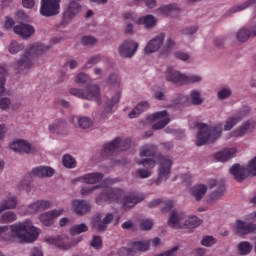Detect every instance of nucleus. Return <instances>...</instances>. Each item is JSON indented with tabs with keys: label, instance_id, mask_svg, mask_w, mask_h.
<instances>
[{
	"label": "nucleus",
	"instance_id": "obj_27",
	"mask_svg": "<svg viewBox=\"0 0 256 256\" xmlns=\"http://www.w3.org/2000/svg\"><path fill=\"white\" fill-rule=\"evenodd\" d=\"M229 172L233 175L234 179L241 183V181H245L247 179V168L239 165L234 164L230 169Z\"/></svg>",
	"mask_w": 256,
	"mask_h": 256
},
{
	"label": "nucleus",
	"instance_id": "obj_48",
	"mask_svg": "<svg viewBox=\"0 0 256 256\" xmlns=\"http://www.w3.org/2000/svg\"><path fill=\"white\" fill-rule=\"evenodd\" d=\"M231 95H233V90H231V88H221L217 92V98L220 101H225V99H229V97H231Z\"/></svg>",
	"mask_w": 256,
	"mask_h": 256
},
{
	"label": "nucleus",
	"instance_id": "obj_1",
	"mask_svg": "<svg viewBox=\"0 0 256 256\" xmlns=\"http://www.w3.org/2000/svg\"><path fill=\"white\" fill-rule=\"evenodd\" d=\"M51 49L50 45L43 43L30 44L24 50V53L20 56V59L16 62L15 68L17 71H27L33 67V62L37 57L45 55Z\"/></svg>",
	"mask_w": 256,
	"mask_h": 256
},
{
	"label": "nucleus",
	"instance_id": "obj_13",
	"mask_svg": "<svg viewBox=\"0 0 256 256\" xmlns=\"http://www.w3.org/2000/svg\"><path fill=\"white\" fill-rule=\"evenodd\" d=\"M148 121H157L152 126V129L157 131L169 125L171 119H169V116L167 115V111L163 110L160 112H155L154 114L148 116Z\"/></svg>",
	"mask_w": 256,
	"mask_h": 256
},
{
	"label": "nucleus",
	"instance_id": "obj_39",
	"mask_svg": "<svg viewBox=\"0 0 256 256\" xmlns=\"http://www.w3.org/2000/svg\"><path fill=\"white\" fill-rule=\"evenodd\" d=\"M201 225V219L197 216L185 218L184 229H195Z\"/></svg>",
	"mask_w": 256,
	"mask_h": 256
},
{
	"label": "nucleus",
	"instance_id": "obj_18",
	"mask_svg": "<svg viewBox=\"0 0 256 256\" xmlns=\"http://www.w3.org/2000/svg\"><path fill=\"white\" fill-rule=\"evenodd\" d=\"M10 148L17 153H26L28 155L37 151L27 140H16L10 145Z\"/></svg>",
	"mask_w": 256,
	"mask_h": 256
},
{
	"label": "nucleus",
	"instance_id": "obj_8",
	"mask_svg": "<svg viewBox=\"0 0 256 256\" xmlns=\"http://www.w3.org/2000/svg\"><path fill=\"white\" fill-rule=\"evenodd\" d=\"M113 219H115L114 213H106L104 216L98 213L92 218V228L96 231H107V227L113 223Z\"/></svg>",
	"mask_w": 256,
	"mask_h": 256
},
{
	"label": "nucleus",
	"instance_id": "obj_45",
	"mask_svg": "<svg viewBox=\"0 0 256 256\" xmlns=\"http://www.w3.org/2000/svg\"><path fill=\"white\" fill-rule=\"evenodd\" d=\"M7 81V69L0 66V97L5 93V83Z\"/></svg>",
	"mask_w": 256,
	"mask_h": 256
},
{
	"label": "nucleus",
	"instance_id": "obj_20",
	"mask_svg": "<svg viewBox=\"0 0 256 256\" xmlns=\"http://www.w3.org/2000/svg\"><path fill=\"white\" fill-rule=\"evenodd\" d=\"M84 99L87 101H96L98 105H101V91L97 84L90 85L84 90Z\"/></svg>",
	"mask_w": 256,
	"mask_h": 256
},
{
	"label": "nucleus",
	"instance_id": "obj_37",
	"mask_svg": "<svg viewBox=\"0 0 256 256\" xmlns=\"http://www.w3.org/2000/svg\"><path fill=\"white\" fill-rule=\"evenodd\" d=\"M236 39L239 43H247L249 39H251V34L247 28V26L240 28L236 32Z\"/></svg>",
	"mask_w": 256,
	"mask_h": 256
},
{
	"label": "nucleus",
	"instance_id": "obj_46",
	"mask_svg": "<svg viewBox=\"0 0 256 256\" xmlns=\"http://www.w3.org/2000/svg\"><path fill=\"white\" fill-rule=\"evenodd\" d=\"M25 46L23 44H19L17 41H12L8 46V51L11 55H17L19 51H23Z\"/></svg>",
	"mask_w": 256,
	"mask_h": 256
},
{
	"label": "nucleus",
	"instance_id": "obj_34",
	"mask_svg": "<svg viewBox=\"0 0 256 256\" xmlns=\"http://www.w3.org/2000/svg\"><path fill=\"white\" fill-rule=\"evenodd\" d=\"M17 204V197H15V195L8 194L6 198L2 201L0 206L4 211H7L9 209H15V207H17Z\"/></svg>",
	"mask_w": 256,
	"mask_h": 256
},
{
	"label": "nucleus",
	"instance_id": "obj_55",
	"mask_svg": "<svg viewBox=\"0 0 256 256\" xmlns=\"http://www.w3.org/2000/svg\"><path fill=\"white\" fill-rule=\"evenodd\" d=\"M123 19L126 21V23H139V20H137V15L133 12H125L123 14Z\"/></svg>",
	"mask_w": 256,
	"mask_h": 256
},
{
	"label": "nucleus",
	"instance_id": "obj_26",
	"mask_svg": "<svg viewBox=\"0 0 256 256\" xmlns=\"http://www.w3.org/2000/svg\"><path fill=\"white\" fill-rule=\"evenodd\" d=\"M46 209H51V202L47 200H38L28 205L27 212L31 215H35V213H39V211H45Z\"/></svg>",
	"mask_w": 256,
	"mask_h": 256
},
{
	"label": "nucleus",
	"instance_id": "obj_6",
	"mask_svg": "<svg viewBox=\"0 0 256 256\" xmlns=\"http://www.w3.org/2000/svg\"><path fill=\"white\" fill-rule=\"evenodd\" d=\"M248 221L236 220L234 231L236 235H249L256 231V211L248 215ZM251 221V222H249Z\"/></svg>",
	"mask_w": 256,
	"mask_h": 256
},
{
	"label": "nucleus",
	"instance_id": "obj_14",
	"mask_svg": "<svg viewBox=\"0 0 256 256\" xmlns=\"http://www.w3.org/2000/svg\"><path fill=\"white\" fill-rule=\"evenodd\" d=\"M64 212L65 210L63 208L50 210L39 216L40 222L45 225V227H51V225L55 223V219H57V217H61Z\"/></svg>",
	"mask_w": 256,
	"mask_h": 256
},
{
	"label": "nucleus",
	"instance_id": "obj_62",
	"mask_svg": "<svg viewBox=\"0 0 256 256\" xmlns=\"http://www.w3.org/2000/svg\"><path fill=\"white\" fill-rule=\"evenodd\" d=\"M11 107V99L8 97L0 99V109L2 111H7Z\"/></svg>",
	"mask_w": 256,
	"mask_h": 256
},
{
	"label": "nucleus",
	"instance_id": "obj_32",
	"mask_svg": "<svg viewBox=\"0 0 256 256\" xmlns=\"http://www.w3.org/2000/svg\"><path fill=\"white\" fill-rule=\"evenodd\" d=\"M207 189V185L205 184L195 185L191 189V195L196 201H201L207 195Z\"/></svg>",
	"mask_w": 256,
	"mask_h": 256
},
{
	"label": "nucleus",
	"instance_id": "obj_41",
	"mask_svg": "<svg viewBox=\"0 0 256 256\" xmlns=\"http://www.w3.org/2000/svg\"><path fill=\"white\" fill-rule=\"evenodd\" d=\"M155 155H157V146L155 145L145 146L140 151V157H155Z\"/></svg>",
	"mask_w": 256,
	"mask_h": 256
},
{
	"label": "nucleus",
	"instance_id": "obj_44",
	"mask_svg": "<svg viewBox=\"0 0 256 256\" xmlns=\"http://www.w3.org/2000/svg\"><path fill=\"white\" fill-rule=\"evenodd\" d=\"M237 248L241 255H249V253H251V251L253 250V246L247 241L240 242Z\"/></svg>",
	"mask_w": 256,
	"mask_h": 256
},
{
	"label": "nucleus",
	"instance_id": "obj_51",
	"mask_svg": "<svg viewBox=\"0 0 256 256\" xmlns=\"http://www.w3.org/2000/svg\"><path fill=\"white\" fill-rule=\"evenodd\" d=\"M139 227L141 231H151L153 229V220L143 219L140 221Z\"/></svg>",
	"mask_w": 256,
	"mask_h": 256
},
{
	"label": "nucleus",
	"instance_id": "obj_52",
	"mask_svg": "<svg viewBox=\"0 0 256 256\" xmlns=\"http://www.w3.org/2000/svg\"><path fill=\"white\" fill-rule=\"evenodd\" d=\"M121 99V93H116L114 97L106 103V111H111L116 103H119Z\"/></svg>",
	"mask_w": 256,
	"mask_h": 256
},
{
	"label": "nucleus",
	"instance_id": "obj_61",
	"mask_svg": "<svg viewBox=\"0 0 256 256\" xmlns=\"http://www.w3.org/2000/svg\"><path fill=\"white\" fill-rule=\"evenodd\" d=\"M69 93L73 95V97H77L78 99H85V90L79 88H71Z\"/></svg>",
	"mask_w": 256,
	"mask_h": 256
},
{
	"label": "nucleus",
	"instance_id": "obj_57",
	"mask_svg": "<svg viewBox=\"0 0 256 256\" xmlns=\"http://www.w3.org/2000/svg\"><path fill=\"white\" fill-rule=\"evenodd\" d=\"M80 41L84 46L89 47L97 43V38L93 36H83Z\"/></svg>",
	"mask_w": 256,
	"mask_h": 256
},
{
	"label": "nucleus",
	"instance_id": "obj_10",
	"mask_svg": "<svg viewBox=\"0 0 256 256\" xmlns=\"http://www.w3.org/2000/svg\"><path fill=\"white\" fill-rule=\"evenodd\" d=\"M131 145L130 140H121V138H116L112 142L106 144L103 148L104 155H111L116 151H127Z\"/></svg>",
	"mask_w": 256,
	"mask_h": 256
},
{
	"label": "nucleus",
	"instance_id": "obj_9",
	"mask_svg": "<svg viewBox=\"0 0 256 256\" xmlns=\"http://www.w3.org/2000/svg\"><path fill=\"white\" fill-rule=\"evenodd\" d=\"M249 113H251V108L249 106H245L238 110L237 113L228 117L224 124V131H231V129H233V127L238 123H241Z\"/></svg>",
	"mask_w": 256,
	"mask_h": 256
},
{
	"label": "nucleus",
	"instance_id": "obj_47",
	"mask_svg": "<svg viewBox=\"0 0 256 256\" xmlns=\"http://www.w3.org/2000/svg\"><path fill=\"white\" fill-rule=\"evenodd\" d=\"M190 98H191L192 105H201L203 103L201 92L198 90H192L190 92Z\"/></svg>",
	"mask_w": 256,
	"mask_h": 256
},
{
	"label": "nucleus",
	"instance_id": "obj_7",
	"mask_svg": "<svg viewBox=\"0 0 256 256\" xmlns=\"http://www.w3.org/2000/svg\"><path fill=\"white\" fill-rule=\"evenodd\" d=\"M61 0H41L40 15L43 17H55L59 15Z\"/></svg>",
	"mask_w": 256,
	"mask_h": 256
},
{
	"label": "nucleus",
	"instance_id": "obj_35",
	"mask_svg": "<svg viewBox=\"0 0 256 256\" xmlns=\"http://www.w3.org/2000/svg\"><path fill=\"white\" fill-rule=\"evenodd\" d=\"M176 11H179L177 4L164 5L158 9L159 15H163V17H169V15H173Z\"/></svg>",
	"mask_w": 256,
	"mask_h": 256
},
{
	"label": "nucleus",
	"instance_id": "obj_43",
	"mask_svg": "<svg viewBox=\"0 0 256 256\" xmlns=\"http://www.w3.org/2000/svg\"><path fill=\"white\" fill-rule=\"evenodd\" d=\"M87 231H89V226L85 223L74 225L70 229L71 235H81V233H87Z\"/></svg>",
	"mask_w": 256,
	"mask_h": 256
},
{
	"label": "nucleus",
	"instance_id": "obj_25",
	"mask_svg": "<svg viewBox=\"0 0 256 256\" xmlns=\"http://www.w3.org/2000/svg\"><path fill=\"white\" fill-rule=\"evenodd\" d=\"M79 11H81V5L75 1H71L68 8L63 13L64 23H70Z\"/></svg>",
	"mask_w": 256,
	"mask_h": 256
},
{
	"label": "nucleus",
	"instance_id": "obj_59",
	"mask_svg": "<svg viewBox=\"0 0 256 256\" xmlns=\"http://www.w3.org/2000/svg\"><path fill=\"white\" fill-rule=\"evenodd\" d=\"M136 173L140 177V179H149V177L153 175V171L143 168L136 170Z\"/></svg>",
	"mask_w": 256,
	"mask_h": 256
},
{
	"label": "nucleus",
	"instance_id": "obj_38",
	"mask_svg": "<svg viewBox=\"0 0 256 256\" xmlns=\"http://www.w3.org/2000/svg\"><path fill=\"white\" fill-rule=\"evenodd\" d=\"M149 247H151V241L144 240V241H137L132 243V250L135 253L136 251L145 252L149 251Z\"/></svg>",
	"mask_w": 256,
	"mask_h": 256
},
{
	"label": "nucleus",
	"instance_id": "obj_24",
	"mask_svg": "<svg viewBox=\"0 0 256 256\" xmlns=\"http://www.w3.org/2000/svg\"><path fill=\"white\" fill-rule=\"evenodd\" d=\"M70 122L78 129H91L93 126V119L87 116H71Z\"/></svg>",
	"mask_w": 256,
	"mask_h": 256
},
{
	"label": "nucleus",
	"instance_id": "obj_2",
	"mask_svg": "<svg viewBox=\"0 0 256 256\" xmlns=\"http://www.w3.org/2000/svg\"><path fill=\"white\" fill-rule=\"evenodd\" d=\"M10 230L13 237H17L26 243H33L39 237V228L33 226V223L29 220L10 226Z\"/></svg>",
	"mask_w": 256,
	"mask_h": 256
},
{
	"label": "nucleus",
	"instance_id": "obj_50",
	"mask_svg": "<svg viewBox=\"0 0 256 256\" xmlns=\"http://www.w3.org/2000/svg\"><path fill=\"white\" fill-rule=\"evenodd\" d=\"M138 165H142V167H146V169H155V165H157V162L151 158H146L137 161Z\"/></svg>",
	"mask_w": 256,
	"mask_h": 256
},
{
	"label": "nucleus",
	"instance_id": "obj_11",
	"mask_svg": "<svg viewBox=\"0 0 256 256\" xmlns=\"http://www.w3.org/2000/svg\"><path fill=\"white\" fill-rule=\"evenodd\" d=\"M137 49H139V44L133 40H125L118 47V54L122 59H131L137 53Z\"/></svg>",
	"mask_w": 256,
	"mask_h": 256
},
{
	"label": "nucleus",
	"instance_id": "obj_42",
	"mask_svg": "<svg viewBox=\"0 0 256 256\" xmlns=\"http://www.w3.org/2000/svg\"><path fill=\"white\" fill-rule=\"evenodd\" d=\"M17 221V214L13 211L4 212L0 216V223H13Z\"/></svg>",
	"mask_w": 256,
	"mask_h": 256
},
{
	"label": "nucleus",
	"instance_id": "obj_58",
	"mask_svg": "<svg viewBox=\"0 0 256 256\" xmlns=\"http://www.w3.org/2000/svg\"><path fill=\"white\" fill-rule=\"evenodd\" d=\"M75 81L78 85H85V83H89V81H91V78L85 73H80L77 75Z\"/></svg>",
	"mask_w": 256,
	"mask_h": 256
},
{
	"label": "nucleus",
	"instance_id": "obj_5",
	"mask_svg": "<svg viewBox=\"0 0 256 256\" xmlns=\"http://www.w3.org/2000/svg\"><path fill=\"white\" fill-rule=\"evenodd\" d=\"M158 169H157V179L155 180L156 185H161L163 182L167 181L171 177V167L173 165V160L165 156H158Z\"/></svg>",
	"mask_w": 256,
	"mask_h": 256
},
{
	"label": "nucleus",
	"instance_id": "obj_49",
	"mask_svg": "<svg viewBox=\"0 0 256 256\" xmlns=\"http://www.w3.org/2000/svg\"><path fill=\"white\" fill-rule=\"evenodd\" d=\"M203 78L199 75H184V85H189L191 83H201Z\"/></svg>",
	"mask_w": 256,
	"mask_h": 256
},
{
	"label": "nucleus",
	"instance_id": "obj_63",
	"mask_svg": "<svg viewBox=\"0 0 256 256\" xmlns=\"http://www.w3.org/2000/svg\"><path fill=\"white\" fill-rule=\"evenodd\" d=\"M199 31V27L197 26H189L182 30V35H195Z\"/></svg>",
	"mask_w": 256,
	"mask_h": 256
},
{
	"label": "nucleus",
	"instance_id": "obj_15",
	"mask_svg": "<svg viewBox=\"0 0 256 256\" xmlns=\"http://www.w3.org/2000/svg\"><path fill=\"white\" fill-rule=\"evenodd\" d=\"M185 213L172 211L168 219V227L172 229H185Z\"/></svg>",
	"mask_w": 256,
	"mask_h": 256
},
{
	"label": "nucleus",
	"instance_id": "obj_31",
	"mask_svg": "<svg viewBox=\"0 0 256 256\" xmlns=\"http://www.w3.org/2000/svg\"><path fill=\"white\" fill-rule=\"evenodd\" d=\"M47 241L53 243L60 249H71V244H69V237L67 235H60L57 238H49Z\"/></svg>",
	"mask_w": 256,
	"mask_h": 256
},
{
	"label": "nucleus",
	"instance_id": "obj_16",
	"mask_svg": "<svg viewBox=\"0 0 256 256\" xmlns=\"http://www.w3.org/2000/svg\"><path fill=\"white\" fill-rule=\"evenodd\" d=\"M255 129V121L254 120H247L242 123L237 129L230 133V137H245V135H249L253 133Z\"/></svg>",
	"mask_w": 256,
	"mask_h": 256
},
{
	"label": "nucleus",
	"instance_id": "obj_30",
	"mask_svg": "<svg viewBox=\"0 0 256 256\" xmlns=\"http://www.w3.org/2000/svg\"><path fill=\"white\" fill-rule=\"evenodd\" d=\"M32 175L34 177H40V178L53 177V175H55V170L51 167L40 166L32 170Z\"/></svg>",
	"mask_w": 256,
	"mask_h": 256
},
{
	"label": "nucleus",
	"instance_id": "obj_23",
	"mask_svg": "<svg viewBox=\"0 0 256 256\" xmlns=\"http://www.w3.org/2000/svg\"><path fill=\"white\" fill-rule=\"evenodd\" d=\"M14 33L22 37V39H29L32 35H35V27L31 26L30 24H19L14 26L13 28Z\"/></svg>",
	"mask_w": 256,
	"mask_h": 256
},
{
	"label": "nucleus",
	"instance_id": "obj_40",
	"mask_svg": "<svg viewBox=\"0 0 256 256\" xmlns=\"http://www.w3.org/2000/svg\"><path fill=\"white\" fill-rule=\"evenodd\" d=\"M62 165L66 169H75V167H77V160H75L73 156L65 154L62 157Z\"/></svg>",
	"mask_w": 256,
	"mask_h": 256
},
{
	"label": "nucleus",
	"instance_id": "obj_19",
	"mask_svg": "<svg viewBox=\"0 0 256 256\" xmlns=\"http://www.w3.org/2000/svg\"><path fill=\"white\" fill-rule=\"evenodd\" d=\"M71 205L76 215H87L91 211V203L87 200L75 199L71 202Z\"/></svg>",
	"mask_w": 256,
	"mask_h": 256
},
{
	"label": "nucleus",
	"instance_id": "obj_54",
	"mask_svg": "<svg viewBox=\"0 0 256 256\" xmlns=\"http://www.w3.org/2000/svg\"><path fill=\"white\" fill-rule=\"evenodd\" d=\"M97 189H99V186H84V187L81 188L80 194L83 197H87L89 195H92V193L97 191Z\"/></svg>",
	"mask_w": 256,
	"mask_h": 256
},
{
	"label": "nucleus",
	"instance_id": "obj_56",
	"mask_svg": "<svg viewBox=\"0 0 256 256\" xmlns=\"http://www.w3.org/2000/svg\"><path fill=\"white\" fill-rule=\"evenodd\" d=\"M216 243L217 239L213 236H205L201 241V245H203V247H213Z\"/></svg>",
	"mask_w": 256,
	"mask_h": 256
},
{
	"label": "nucleus",
	"instance_id": "obj_29",
	"mask_svg": "<svg viewBox=\"0 0 256 256\" xmlns=\"http://www.w3.org/2000/svg\"><path fill=\"white\" fill-rule=\"evenodd\" d=\"M50 133H56L61 135L67 131V121L63 119L55 120L52 124L48 126Z\"/></svg>",
	"mask_w": 256,
	"mask_h": 256
},
{
	"label": "nucleus",
	"instance_id": "obj_3",
	"mask_svg": "<svg viewBox=\"0 0 256 256\" xmlns=\"http://www.w3.org/2000/svg\"><path fill=\"white\" fill-rule=\"evenodd\" d=\"M198 135L196 139V145L197 147H201L208 143H214V141H217L223 133V124L218 123L214 124L212 126H209L207 124H198Z\"/></svg>",
	"mask_w": 256,
	"mask_h": 256
},
{
	"label": "nucleus",
	"instance_id": "obj_64",
	"mask_svg": "<svg viewBox=\"0 0 256 256\" xmlns=\"http://www.w3.org/2000/svg\"><path fill=\"white\" fill-rule=\"evenodd\" d=\"M135 252L131 248H121L119 251V256H133Z\"/></svg>",
	"mask_w": 256,
	"mask_h": 256
},
{
	"label": "nucleus",
	"instance_id": "obj_33",
	"mask_svg": "<svg viewBox=\"0 0 256 256\" xmlns=\"http://www.w3.org/2000/svg\"><path fill=\"white\" fill-rule=\"evenodd\" d=\"M147 109H149V102H140L129 112L128 117L129 119H137V117H139L141 113H144V111H147Z\"/></svg>",
	"mask_w": 256,
	"mask_h": 256
},
{
	"label": "nucleus",
	"instance_id": "obj_22",
	"mask_svg": "<svg viewBox=\"0 0 256 256\" xmlns=\"http://www.w3.org/2000/svg\"><path fill=\"white\" fill-rule=\"evenodd\" d=\"M164 42H165V34L161 33L157 35L155 38L150 40L146 45L145 47L146 53L150 54V53L157 52L158 50L161 49V47H163Z\"/></svg>",
	"mask_w": 256,
	"mask_h": 256
},
{
	"label": "nucleus",
	"instance_id": "obj_21",
	"mask_svg": "<svg viewBox=\"0 0 256 256\" xmlns=\"http://www.w3.org/2000/svg\"><path fill=\"white\" fill-rule=\"evenodd\" d=\"M103 177H105V175H103L101 172H92L80 176L74 181H83V183H86V185H97V183H101L103 181Z\"/></svg>",
	"mask_w": 256,
	"mask_h": 256
},
{
	"label": "nucleus",
	"instance_id": "obj_17",
	"mask_svg": "<svg viewBox=\"0 0 256 256\" xmlns=\"http://www.w3.org/2000/svg\"><path fill=\"white\" fill-rule=\"evenodd\" d=\"M145 200V196L143 194L132 193L129 195H125L120 202L124 209H133L137 203H141V201Z\"/></svg>",
	"mask_w": 256,
	"mask_h": 256
},
{
	"label": "nucleus",
	"instance_id": "obj_28",
	"mask_svg": "<svg viewBox=\"0 0 256 256\" xmlns=\"http://www.w3.org/2000/svg\"><path fill=\"white\" fill-rule=\"evenodd\" d=\"M237 155V148H225L222 151L216 153L215 157L217 161L221 163H227L229 159H233Z\"/></svg>",
	"mask_w": 256,
	"mask_h": 256
},
{
	"label": "nucleus",
	"instance_id": "obj_12",
	"mask_svg": "<svg viewBox=\"0 0 256 256\" xmlns=\"http://www.w3.org/2000/svg\"><path fill=\"white\" fill-rule=\"evenodd\" d=\"M165 79L168 83H172L173 85H184L185 82V74L181 73L179 70L169 66L164 72Z\"/></svg>",
	"mask_w": 256,
	"mask_h": 256
},
{
	"label": "nucleus",
	"instance_id": "obj_36",
	"mask_svg": "<svg viewBox=\"0 0 256 256\" xmlns=\"http://www.w3.org/2000/svg\"><path fill=\"white\" fill-rule=\"evenodd\" d=\"M157 24V19L153 15H147L138 19V25H144L146 29H151Z\"/></svg>",
	"mask_w": 256,
	"mask_h": 256
},
{
	"label": "nucleus",
	"instance_id": "obj_53",
	"mask_svg": "<svg viewBox=\"0 0 256 256\" xmlns=\"http://www.w3.org/2000/svg\"><path fill=\"white\" fill-rule=\"evenodd\" d=\"M101 62V55H94L91 56L87 63L85 64L84 68L85 69H91V67H93V65H97V63Z\"/></svg>",
	"mask_w": 256,
	"mask_h": 256
},
{
	"label": "nucleus",
	"instance_id": "obj_4",
	"mask_svg": "<svg viewBox=\"0 0 256 256\" xmlns=\"http://www.w3.org/2000/svg\"><path fill=\"white\" fill-rule=\"evenodd\" d=\"M125 197V190L120 188L107 187L96 198L97 205H107V203H121Z\"/></svg>",
	"mask_w": 256,
	"mask_h": 256
},
{
	"label": "nucleus",
	"instance_id": "obj_60",
	"mask_svg": "<svg viewBox=\"0 0 256 256\" xmlns=\"http://www.w3.org/2000/svg\"><path fill=\"white\" fill-rule=\"evenodd\" d=\"M246 173L256 176V156L248 163Z\"/></svg>",
	"mask_w": 256,
	"mask_h": 256
}]
</instances>
